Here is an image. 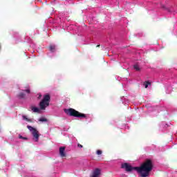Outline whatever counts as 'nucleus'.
I'll return each instance as SVG.
<instances>
[{
    "label": "nucleus",
    "mask_w": 177,
    "mask_h": 177,
    "mask_svg": "<svg viewBox=\"0 0 177 177\" xmlns=\"http://www.w3.org/2000/svg\"><path fill=\"white\" fill-rule=\"evenodd\" d=\"M25 96H26V94H24V93L23 92L19 93L18 95V97L19 99H24Z\"/></svg>",
    "instance_id": "1a4fd4ad"
},
{
    "label": "nucleus",
    "mask_w": 177,
    "mask_h": 177,
    "mask_svg": "<svg viewBox=\"0 0 177 177\" xmlns=\"http://www.w3.org/2000/svg\"><path fill=\"white\" fill-rule=\"evenodd\" d=\"M50 103V95L49 94L44 95L42 100L39 102V106L40 110H46Z\"/></svg>",
    "instance_id": "7ed1b4c3"
},
{
    "label": "nucleus",
    "mask_w": 177,
    "mask_h": 177,
    "mask_svg": "<svg viewBox=\"0 0 177 177\" xmlns=\"http://www.w3.org/2000/svg\"><path fill=\"white\" fill-rule=\"evenodd\" d=\"M100 176V169H95L93 172V176L91 177H99Z\"/></svg>",
    "instance_id": "423d86ee"
},
{
    "label": "nucleus",
    "mask_w": 177,
    "mask_h": 177,
    "mask_svg": "<svg viewBox=\"0 0 177 177\" xmlns=\"http://www.w3.org/2000/svg\"><path fill=\"white\" fill-rule=\"evenodd\" d=\"M77 147H80V149H82L84 146H82L81 144H77Z\"/></svg>",
    "instance_id": "a211bd4d"
},
{
    "label": "nucleus",
    "mask_w": 177,
    "mask_h": 177,
    "mask_svg": "<svg viewBox=\"0 0 177 177\" xmlns=\"http://www.w3.org/2000/svg\"><path fill=\"white\" fill-rule=\"evenodd\" d=\"M24 92H26V93H30V89L24 90Z\"/></svg>",
    "instance_id": "dca6fc26"
},
{
    "label": "nucleus",
    "mask_w": 177,
    "mask_h": 177,
    "mask_svg": "<svg viewBox=\"0 0 177 177\" xmlns=\"http://www.w3.org/2000/svg\"><path fill=\"white\" fill-rule=\"evenodd\" d=\"M49 50L50 52H55L56 50V46L50 45L49 46Z\"/></svg>",
    "instance_id": "6e6552de"
},
{
    "label": "nucleus",
    "mask_w": 177,
    "mask_h": 177,
    "mask_svg": "<svg viewBox=\"0 0 177 177\" xmlns=\"http://www.w3.org/2000/svg\"><path fill=\"white\" fill-rule=\"evenodd\" d=\"M59 156L62 158L66 157V147H59Z\"/></svg>",
    "instance_id": "39448f33"
},
{
    "label": "nucleus",
    "mask_w": 177,
    "mask_h": 177,
    "mask_svg": "<svg viewBox=\"0 0 177 177\" xmlns=\"http://www.w3.org/2000/svg\"><path fill=\"white\" fill-rule=\"evenodd\" d=\"M39 121H40L41 122H48V119L45 118H41L39 119Z\"/></svg>",
    "instance_id": "f8f14e48"
},
{
    "label": "nucleus",
    "mask_w": 177,
    "mask_h": 177,
    "mask_svg": "<svg viewBox=\"0 0 177 177\" xmlns=\"http://www.w3.org/2000/svg\"><path fill=\"white\" fill-rule=\"evenodd\" d=\"M41 97H42V95L41 93H39L37 99H41Z\"/></svg>",
    "instance_id": "f3484780"
},
{
    "label": "nucleus",
    "mask_w": 177,
    "mask_h": 177,
    "mask_svg": "<svg viewBox=\"0 0 177 177\" xmlns=\"http://www.w3.org/2000/svg\"><path fill=\"white\" fill-rule=\"evenodd\" d=\"M22 118H23V120H25V121L30 122V119H28V118H27V116H26V115H23V116H22Z\"/></svg>",
    "instance_id": "4468645a"
},
{
    "label": "nucleus",
    "mask_w": 177,
    "mask_h": 177,
    "mask_svg": "<svg viewBox=\"0 0 177 177\" xmlns=\"http://www.w3.org/2000/svg\"><path fill=\"white\" fill-rule=\"evenodd\" d=\"M99 46H100V45H97V48H99Z\"/></svg>",
    "instance_id": "6ab92c4d"
},
{
    "label": "nucleus",
    "mask_w": 177,
    "mask_h": 177,
    "mask_svg": "<svg viewBox=\"0 0 177 177\" xmlns=\"http://www.w3.org/2000/svg\"><path fill=\"white\" fill-rule=\"evenodd\" d=\"M123 169H125L126 172H132V171H137L140 174V177H148L150 176V172L153 171V162L150 159H147L140 167H132L129 163L122 164Z\"/></svg>",
    "instance_id": "f257e3e1"
},
{
    "label": "nucleus",
    "mask_w": 177,
    "mask_h": 177,
    "mask_svg": "<svg viewBox=\"0 0 177 177\" xmlns=\"http://www.w3.org/2000/svg\"><path fill=\"white\" fill-rule=\"evenodd\" d=\"M133 68L136 71H140V67L138 64L134 65Z\"/></svg>",
    "instance_id": "9b49d317"
},
{
    "label": "nucleus",
    "mask_w": 177,
    "mask_h": 177,
    "mask_svg": "<svg viewBox=\"0 0 177 177\" xmlns=\"http://www.w3.org/2000/svg\"><path fill=\"white\" fill-rule=\"evenodd\" d=\"M30 109H31V111H33L34 113H39V111H40L39 108L35 107V106H31Z\"/></svg>",
    "instance_id": "0eeeda50"
},
{
    "label": "nucleus",
    "mask_w": 177,
    "mask_h": 177,
    "mask_svg": "<svg viewBox=\"0 0 177 177\" xmlns=\"http://www.w3.org/2000/svg\"><path fill=\"white\" fill-rule=\"evenodd\" d=\"M103 151H102V150L100 149H97V151H96V154L97 156H101V154H102Z\"/></svg>",
    "instance_id": "ddd939ff"
},
{
    "label": "nucleus",
    "mask_w": 177,
    "mask_h": 177,
    "mask_svg": "<svg viewBox=\"0 0 177 177\" xmlns=\"http://www.w3.org/2000/svg\"><path fill=\"white\" fill-rule=\"evenodd\" d=\"M64 111L67 115H70L71 117H77V118H86V115L84 113H81L73 108L65 109Z\"/></svg>",
    "instance_id": "f03ea898"
},
{
    "label": "nucleus",
    "mask_w": 177,
    "mask_h": 177,
    "mask_svg": "<svg viewBox=\"0 0 177 177\" xmlns=\"http://www.w3.org/2000/svg\"><path fill=\"white\" fill-rule=\"evenodd\" d=\"M19 139H23L24 140H28L27 138L23 137L22 136H19Z\"/></svg>",
    "instance_id": "2eb2a0df"
},
{
    "label": "nucleus",
    "mask_w": 177,
    "mask_h": 177,
    "mask_svg": "<svg viewBox=\"0 0 177 177\" xmlns=\"http://www.w3.org/2000/svg\"><path fill=\"white\" fill-rule=\"evenodd\" d=\"M27 128L31 132L35 139V142H38V140H39V133L37 131V129L31 126H27Z\"/></svg>",
    "instance_id": "20e7f679"
},
{
    "label": "nucleus",
    "mask_w": 177,
    "mask_h": 177,
    "mask_svg": "<svg viewBox=\"0 0 177 177\" xmlns=\"http://www.w3.org/2000/svg\"><path fill=\"white\" fill-rule=\"evenodd\" d=\"M149 85H151V82L149 81H145L144 82V86H145V88H149Z\"/></svg>",
    "instance_id": "9d476101"
}]
</instances>
